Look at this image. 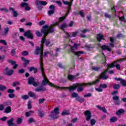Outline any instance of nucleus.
<instances>
[{"instance_id": "nucleus-1", "label": "nucleus", "mask_w": 126, "mask_h": 126, "mask_svg": "<svg viewBox=\"0 0 126 126\" xmlns=\"http://www.w3.org/2000/svg\"><path fill=\"white\" fill-rule=\"evenodd\" d=\"M100 81L99 79H97L94 81L89 83H84L83 84L81 83H77L76 84L70 86L69 87H60L59 86L55 85L54 84L50 82L49 84V86L51 87H54L55 88H57L58 89H62L63 90H66L68 89L70 92L71 91H73V90H76L77 92H82L83 91V85L85 86H93V85H95L96 83H98Z\"/></svg>"}, {"instance_id": "nucleus-2", "label": "nucleus", "mask_w": 126, "mask_h": 126, "mask_svg": "<svg viewBox=\"0 0 126 126\" xmlns=\"http://www.w3.org/2000/svg\"><path fill=\"white\" fill-rule=\"evenodd\" d=\"M44 51V44H41L40 47L39 46H36V49L35 50L34 53L35 56L39 55V64L40 67H44V64H43V61L44 59L43 58V51Z\"/></svg>"}, {"instance_id": "nucleus-3", "label": "nucleus", "mask_w": 126, "mask_h": 126, "mask_svg": "<svg viewBox=\"0 0 126 126\" xmlns=\"http://www.w3.org/2000/svg\"><path fill=\"white\" fill-rule=\"evenodd\" d=\"M54 27L55 26L54 25H51L50 28L47 25H45L40 30V32L43 34L44 37H46V36H48L49 33H54L55 31Z\"/></svg>"}, {"instance_id": "nucleus-4", "label": "nucleus", "mask_w": 126, "mask_h": 126, "mask_svg": "<svg viewBox=\"0 0 126 126\" xmlns=\"http://www.w3.org/2000/svg\"><path fill=\"white\" fill-rule=\"evenodd\" d=\"M74 49H76V50H77L78 49V44L76 43H74L73 45V46L70 47V50L68 51V53L69 54L70 53H72V54H73L74 56H76L77 58H79L80 55H81L82 54H84V52L82 51H78L77 52L74 51Z\"/></svg>"}, {"instance_id": "nucleus-5", "label": "nucleus", "mask_w": 126, "mask_h": 126, "mask_svg": "<svg viewBox=\"0 0 126 126\" xmlns=\"http://www.w3.org/2000/svg\"><path fill=\"white\" fill-rule=\"evenodd\" d=\"M40 70L41 71V75L43 77V80H42L41 84L43 86H46L48 83H49V80L47 79V77H46V74H45V68L44 67H40Z\"/></svg>"}, {"instance_id": "nucleus-6", "label": "nucleus", "mask_w": 126, "mask_h": 126, "mask_svg": "<svg viewBox=\"0 0 126 126\" xmlns=\"http://www.w3.org/2000/svg\"><path fill=\"white\" fill-rule=\"evenodd\" d=\"M118 62H121V61L118 60L117 61H114L111 64L108 63L107 64V67H109V68H113V67H115V66L117 69L121 70V65H120V64H116Z\"/></svg>"}, {"instance_id": "nucleus-7", "label": "nucleus", "mask_w": 126, "mask_h": 126, "mask_svg": "<svg viewBox=\"0 0 126 126\" xmlns=\"http://www.w3.org/2000/svg\"><path fill=\"white\" fill-rule=\"evenodd\" d=\"M84 116H86V120L87 122H89L91 120V118L92 117V113L89 110H86L84 112Z\"/></svg>"}, {"instance_id": "nucleus-8", "label": "nucleus", "mask_w": 126, "mask_h": 126, "mask_svg": "<svg viewBox=\"0 0 126 126\" xmlns=\"http://www.w3.org/2000/svg\"><path fill=\"white\" fill-rule=\"evenodd\" d=\"M24 35L25 37H27L28 39H31V40H33V39H34L33 33L31 32V31L30 30L25 32Z\"/></svg>"}, {"instance_id": "nucleus-9", "label": "nucleus", "mask_w": 126, "mask_h": 126, "mask_svg": "<svg viewBox=\"0 0 126 126\" xmlns=\"http://www.w3.org/2000/svg\"><path fill=\"white\" fill-rule=\"evenodd\" d=\"M41 42L43 44L44 43H46V47H52V46H53V45L51 44V41H50V39H46L44 37L41 38Z\"/></svg>"}, {"instance_id": "nucleus-10", "label": "nucleus", "mask_w": 126, "mask_h": 126, "mask_svg": "<svg viewBox=\"0 0 126 126\" xmlns=\"http://www.w3.org/2000/svg\"><path fill=\"white\" fill-rule=\"evenodd\" d=\"M115 80H116V81H120L121 84H122V86H124V87H126V80L123 79L122 78H117L114 77L113 78Z\"/></svg>"}, {"instance_id": "nucleus-11", "label": "nucleus", "mask_w": 126, "mask_h": 126, "mask_svg": "<svg viewBox=\"0 0 126 126\" xmlns=\"http://www.w3.org/2000/svg\"><path fill=\"white\" fill-rule=\"evenodd\" d=\"M113 100L114 101V103L116 106H119L122 101L120 100V97L118 95H115L113 97Z\"/></svg>"}, {"instance_id": "nucleus-12", "label": "nucleus", "mask_w": 126, "mask_h": 126, "mask_svg": "<svg viewBox=\"0 0 126 126\" xmlns=\"http://www.w3.org/2000/svg\"><path fill=\"white\" fill-rule=\"evenodd\" d=\"M107 72H108V70H106L101 73V75L100 76V78L103 79V80H106L109 78V76L107 75Z\"/></svg>"}, {"instance_id": "nucleus-13", "label": "nucleus", "mask_w": 126, "mask_h": 126, "mask_svg": "<svg viewBox=\"0 0 126 126\" xmlns=\"http://www.w3.org/2000/svg\"><path fill=\"white\" fill-rule=\"evenodd\" d=\"M21 60H22V62H24L23 63V66H24V67H26V66H27V65H29L30 63V60H28L25 59V58H24V57H22Z\"/></svg>"}, {"instance_id": "nucleus-14", "label": "nucleus", "mask_w": 126, "mask_h": 126, "mask_svg": "<svg viewBox=\"0 0 126 126\" xmlns=\"http://www.w3.org/2000/svg\"><path fill=\"white\" fill-rule=\"evenodd\" d=\"M49 117L52 119V120H57V119H59V114L51 112Z\"/></svg>"}, {"instance_id": "nucleus-15", "label": "nucleus", "mask_w": 126, "mask_h": 126, "mask_svg": "<svg viewBox=\"0 0 126 126\" xmlns=\"http://www.w3.org/2000/svg\"><path fill=\"white\" fill-rule=\"evenodd\" d=\"M7 62L9 63H10L11 64H12V65H14L13 66V69H16L17 68V66H18V64H15L16 63L15 61L13 60H7Z\"/></svg>"}, {"instance_id": "nucleus-16", "label": "nucleus", "mask_w": 126, "mask_h": 126, "mask_svg": "<svg viewBox=\"0 0 126 126\" xmlns=\"http://www.w3.org/2000/svg\"><path fill=\"white\" fill-rule=\"evenodd\" d=\"M36 92H45L47 89L45 87H37L35 89Z\"/></svg>"}, {"instance_id": "nucleus-17", "label": "nucleus", "mask_w": 126, "mask_h": 126, "mask_svg": "<svg viewBox=\"0 0 126 126\" xmlns=\"http://www.w3.org/2000/svg\"><path fill=\"white\" fill-rule=\"evenodd\" d=\"M100 48L102 51H108V52H111V51H112V49L106 45H103L100 46Z\"/></svg>"}, {"instance_id": "nucleus-18", "label": "nucleus", "mask_w": 126, "mask_h": 126, "mask_svg": "<svg viewBox=\"0 0 126 126\" xmlns=\"http://www.w3.org/2000/svg\"><path fill=\"white\" fill-rule=\"evenodd\" d=\"M9 10L12 11L13 14V17L16 18L18 16V13H17V12L15 11L13 7H9Z\"/></svg>"}, {"instance_id": "nucleus-19", "label": "nucleus", "mask_w": 126, "mask_h": 126, "mask_svg": "<svg viewBox=\"0 0 126 126\" xmlns=\"http://www.w3.org/2000/svg\"><path fill=\"white\" fill-rule=\"evenodd\" d=\"M96 39L98 42H100L102 40H104V35L101 34L100 33H98L96 35Z\"/></svg>"}, {"instance_id": "nucleus-20", "label": "nucleus", "mask_w": 126, "mask_h": 126, "mask_svg": "<svg viewBox=\"0 0 126 126\" xmlns=\"http://www.w3.org/2000/svg\"><path fill=\"white\" fill-rule=\"evenodd\" d=\"M67 27H68V26L67 25V24H66V23H63L61 26L60 29H61L62 31H63L64 33H65V31H64V29L67 28Z\"/></svg>"}, {"instance_id": "nucleus-21", "label": "nucleus", "mask_w": 126, "mask_h": 126, "mask_svg": "<svg viewBox=\"0 0 126 126\" xmlns=\"http://www.w3.org/2000/svg\"><path fill=\"white\" fill-rule=\"evenodd\" d=\"M14 121V119L13 118H11L10 120H8L7 122V124L8 126H14V123L13 122Z\"/></svg>"}, {"instance_id": "nucleus-22", "label": "nucleus", "mask_w": 126, "mask_h": 126, "mask_svg": "<svg viewBox=\"0 0 126 126\" xmlns=\"http://www.w3.org/2000/svg\"><path fill=\"white\" fill-rule=\"evenodd\" d=\"M35 81V78L33 77H30L28 79V84L31 85L34 83Z\"/></svg>"}, {"instance_id": "nucleus-23", "label": "nucleus", "mask_w": 126, "mask_h": 126, "mask_svg": "<svg viewBox=\"0 0 126 126\" xmlns=\"http://www.w3.org/2000/svg\"><path fill=\"white\" fill-rule=\"evenodd\" d=\"M29 71L31 72L33 71V73H36L38 72V69L34 66H31L29 69Z\"/></svg>"}, {"instance_id": "nucleus-24", "label": "nucleus", "mask_w": 126, "mask_h": 126, "mask_svg": "<svg viewBox=\"0 0 126 126\" xmlns=\"http://www.w3.org/2000/svg\"><path fill=\"white\" fill-rule=\"evenodd\" d=\"M76 101H77V102H79V103H83V102H84V98L81 97V96H78V97L76 98Z\"/></svg>"}, {"instance_id": "nucleus-25", "label": "nucleus", "mask_w": 126, "mask_h": 126, "mask_svg": "<svg viewBox=\"0 0 126 126\" xmlns=\"http://www.w3.org/2000/svg\"><path fill=\"white\" fill-rule=\"evenodd\" d=\"M101 55H102V56L101 57L102 60V62L101 63H106V62H107L106 56H105V54L103 52L101 53Z\"/></svg>"}, {"instance_id": "nucleus-26", "label": "nucleus", "mask_w": 126, "mask_h": 126, "mask_svg": "<svg viewBox=\"0 0 126 126\" xmlns=\"http://www.w3.org/2000/svg\"><path fill=\"white\" fill-rule=\"evenodd\" d=\"M8 47L5 46H2L0 47V51H1L2 53H6L7 52L6 49H7Z\"/></svg>"}, {"instance_id": "nucleus-27", "label": "nucleus", "mask_w": 126, "mask_h": 126, "mask_svg": "<svg viewBox=\"0 0 126 126\" xmlns=\"http://www.w3.org/2000/svg\"><path fill=\"white\" fill-rule=\"evenodd\" d=\"M11 112V107L10 106H7L5 108L4 113L6 114H9Z\"/></svg>"}, {"instance_id": "nucleus-28", "label": "nucleus", "mask_w": 126, "mask_h": 126, "mask_svg": "<svg viewBox=\"0 0 126 126\" xmlns=\"http://www.w3.org/2000/svg\"><path fill=\"white\" fill-rule=\"evenodd\" d=\"M35 4L36 5V7L38 9V10H42V6H41L40 3H39L38 0L35 1Z\"/></svg>"}, {"instance_id": "nucleus-29", "label": "nucleus", "mask_w": 126, "mask_h": 126, "mask_svg": "<svg viewBox=\"0 0 126 126\" xmlns=\"http://www.w3.org/2000/svg\"><path fill=\"white\" fill-rule=\"evenodd\" d=\"M75 78V76L69 74L67 76V79L69 81H72Z\"/></svg>"}, {"instance_id": "nucleus-30", "label": "nucleus", "mask_w": 126, "mask_h": 126, "mask_svg": "<svg viewBox=\"0 0 126 126\" xmlns=\"http://www.w3.org/2000/svg\"><path fill=\"white\" fill-rule=\"evenodd\" d=\"M96 108H97L98 109H99L100 111H102L103 113H107V109H106V108L104 107H101L99 105H97L96 106Z\"/></svg>"}, {"instance_id": "nucleus-31", "label": "nucleus", "mask_w": 126, "mask_h": 126, "mask_svg": "<svg viewBox=\"0 0 126 126\" xmlns=\"http://www.w3.org/2000/svg\"><path fill=\"white\" fill-rule=\"evenodd\" d=\"M116 122H118V118L117 117H112L110 119V123H116Z\"/></svg>"}, {"instance_id": "nucleus-32", "label": "nucleus", "mask_w": 126, "mask_h": 126, "mask_svg": "<svg viewBox=\"0 0 126 126\" xmlns=\"http://www.w3.org/2000/svg\"><path fill=\"white\" fill-rule=\"evenodd\" d=\"M39 3L40 4V5H42L43 6H46L48 4V2L44 0H38Z\"/></svg>"}, {"instance_id": "nucleus-33", "label": "nucleus", "mask_w": 126, "mask_h": 126, "mask_svg": "<svg viewBox=\"0 0 126 126\" xmlns=\"http://www.w3.org/2000/svg\"><path fill=\"white\" fill-rule=\"evenodd\" d=\"M32 114H34L33 111H30L25 113V116L27 118L30 117Z\"/></svg>"}, {"instance_id": "nucleus-34", "label": "nucleus", "mask_w": 126, "mask_h": 126, "mask_svg": "<svg viewBox=\"0 0 126 126\" xmlns=\"http://www.w3.org/2000/svg\"><path fill=\"white\" fill-rule=\"evenodd\" d=\"M111 43L109 44L111 47H114V43L115 42V37H110Z\"/></svg>"}, {"instance_id": "nucleus-35", "label": "nucleus", "mask_w": 126, "mask_h": 126, "mask_svg": "<svg viewBox=\"0 0 126 126\" xmlns=\"http://www.w3.org/2000/svg\"><path fill=\"white\" fill-rule=\"evenodd\" d=\"M11 56L12 57H14L16 55V48H14L11 50L10 52Z\"/></svg>"}, {"instance_id": "nucleus-36", "label": "nucleus", "mask_w": 126, "mask_h": 126, "mask_svg": "<svg viewBox=\"0 0 126 126\" xmlns=\"http://www.w3.org/2000/svg\"><path fill=\"white\" fill-rule=\"evenodd\" d=\"M125 112V110L123 109H120L118 111L116 112V114L118 115V116H120V115L122 114H124Z\"/></svg>"}, {"instance_id": "nucleus-37", "label": "nucleus", "mask_w": 126, "mask_h": 126, "mask_svg": "<svg viewBox=\"0 0 126 126\" xmlns=\"http://www.w3.org/2000/svg\"><path fill=\"white\" fill-rule=\"evenodd\" d=\"M120 88H121V85L120 84H116L113 86V89L115 90H119Z\"/></svg>"}, {"instance_id": "nucleus-38", "label": "nucleus", "mask_w": 126, "mask_h": 126, "mask_svg": "<svg viewBox=\"0 0 126 126\" xmlns=\"http://www.w3.org/2000/svg\"><path fill=\"white\" fill-rule=\"evenodd\" d=\"M53 113H55V114H60V108L56 107L55 108L54 110L52 111Z\"/></svg>"}, {"instance_id": "nucleus-39", "label": "nucleus", "mask_w": 126, "mask_h": 126, "mask_svg": "<svg viewBox=\"0 0 126 126\" xmlns=\"http://www.w3.org/2000/svg\"><path fill=\"white\" fill-rule=\"evenodd\" d=\"M99 88H103V89H106V88H108V85L106 84H100L99 85Z\"/></svg>"}, {"instance_id": "nucleus-40", "label": "nucleus", "mask_w": 126, "mask_h": 126, "mask_svg": "<svg viewBox=\"0 0 126 126\" xmlns=\"http://www.w3.org/2000/svg\"><path fill=\"white\" fill-rule=\"evenodd\" d=\"M23 121V120L21 118H18L16 120V123L17 125H21V124H22Z\"/></svg>"}, {"instance_id": "nucleus-41", "label": "nucleus", "mask_w": 126, "mask_h": 126, "mask_svg": "<svg viewBox=\"0 0 126 126\" xmlns=\"http://www.w3.org/2000/svg\"><path fill=\"white\" fill-rule=\"evenodd\" d=\"M43 33H42V32H40V31H36L35 32V35H36V36L37 37H42V36H43Z\"/></svg>"}, {"instance_id": "nucleus-42", "label": "nucleus", "mask_w": 126, "mask_h": 126, "mask_svg": "<svg viewBox=\"0 0 126 126\" xmlns=\"http://www.w3.org/2000/svg\"><path fill=\"white\" fill-rule=\"evenodd\" d=\"M13 70L10 69L8 70L7 72V74H6V75H8V76H11V75H12L13 74Z\"/></svg>"}, {"instance_id": "nucleus-43", "label": "nucleus", "mask_w": 126, "mask_h": 126, "mask_svg": "<svg viewBox=\"0 0 126 126\" xmlns=\"http://www.w3.org/2000/svg\"><path fill=\"white\" fill-rule=\"evenodd\" d=\"M79 95H78V94H77V93H73L71 94V97L72 98H76H76H77Z\"/></svg>"}, {"instance_id": "nucleus-44", "label": "nucleus", "mask_w": 126, "mask_h": 126, "mask_svg": "<svg viewBox=\"0 0 126 126\" xmlns=\"http://www.w3.org/2000/svg\"><path fill=\"white\" fill-rule=\"evenodd\" d=\"M119 20L122 22H124V23H126V18H125V15L120 17Z\"/></svg>"}, {"instance_id": "nucleus-45", "label": "nucleus", "mask_w": 126, "mask_h": 126, "mask_svg": "<svg viewBox=\"0 0 126 126\" xmlns=\"http://www.w3.org/2000/svg\"><path fill=\"white\" fill-rule=\"evenodd\" d=\"M62 116H65L69 115V112L67 110H64L61 113Z\"/></svg>"}, {"instance_id": "nucleus-46", "label": "nucleus", "mask_w": 126, "mask_h": 126, "mask_svg": "<svg viewBox=\"0 0 126 126\" xmlns=\"http://www.w3.org/2000/svg\"><path fill=\"white\" fill-rule=\"evenodd\" d=\"M36 122V120H34L33 118H30L28 120L29 124H32V123H35Z\"/></svg>"}, {"instance_id": "nucleus-47", "label": "nucleus", "mask_w": 126, "mask_h": 126, "mask_svg": "<svg viewBox=\"0 0 126 126\" xmlns=\"http://www.w3.org/2000/svg\"><path fill=\"white\" fill-rule=\"evenodd\" d=\"M66 17H67V16L65 15L64 16L60 17L59 19V22H63V20H64V19H65V18H66Z\"/></svg>"}, {"instance_id": "nucleus-48", "label": "nucleus", "mask_w": 126, "mask_h": 126, "mask_svg": "<svg viewBox=\"0 0 126 126\" xmlns=\"http://www.w3.org/2000/svg\"><path fill=\"white\" fill-rule=\"evenodd\" d=\"M28 94V95L30 96V97H36V95H35V94L34 93H32V92H29Z\"/></svg>"}, {"instance_id": "nucleus-49", "label": "nucleus", "mask_w": 126, "mask_h": 126, "mask_svg": "<svg viewBox=\"0 0 126 126\" xmlns=\"http://www.w3.org/2000/svg\"><path fill=\"white\" fill-rule=\"evenodd\" d=\"M79 15H80L82 18H84V17H85V15L84 14L83 10H81L79 12Z\"/></svg>"}, {"instance_id": "nucleus-50", "label": "nucleus", "mask_w": 126, "mask_h": 126, "mask_svg": "<svg viewBox=\"0 0 126 126\" xmlns=\"http://www.w3.org/2000/svg\"><path fill=\"white\" fill-rule=\"evenodd\" d=\"M6 89V87L2 85H0V91H4Z\"/></svg>"}, {"instance_id": "nucleus-51", "label": "nucleus", "mask_w": 126, "mask_h": 126, "mask_svg": "<svg viewBox=\"0 0 126 126\" xmlns=\"http://www.w3.org/2000/svg\"><path fill=\"white\" fill-rule=\"evenodd\" d=\"M21 98L23 100H27L29 99V96L28 95H23L21 96Z\"/></svg>"}, {"instance_id": "nucleus-52", "label": "nucleus", "mask_w": 126, "mask_h": 126, "mask_svg": "<svg viewBox=\"0 0 126 126\" xmlns=\"http://www.w3.org/2000/svg\"><path fill=\"white\" fill-rule=\"evenodd\" d=\"M27 5H29V4H28V3L24 2H22L21 3V6L22 7H25L26 6H27Z\"/></svg>"}, {"instance_id": "nucleus-53", "label": "nucleus", "mask_w": 126, "mask_h": 126, "mask_svg": "<svg viewBox=\"0 0 126 126\" xmlns=\"http://www.w3.org/2000/svg\"><path fill=\"white\" fill-rule=\"evenodd\" d=\"M92 68L93 70H94V71H98L102 68V67H93Z\"/></svg>"}, {"instance_id": "nucleus-54", "label": "nucleus", "mask_w": 126, "mask_h": 126, "mask_svg": "<svg viewBox=\"0 0 126 126\" xmlns=\"http://www.w3.org/2000/svg\"><path fill=\"white\" fill-rule=\"evenodd\" d=\"M38 116H39L40 118H43L44 117V114L43 113V112H42V111H41L40 110H38Z\"/></svg>"}, {"instance_id": "nucleus-55", "label": "nucleus", "mask_w": 126, "mask_h": 126, "mask_svg": "<svg viewBox=\"0 0 126 126\" xmlns=\"http://www.w3.org/2000/svg\"><path fill=\"white\" fill-rule=\"evenodd\" d=\"M79 33V32L78 31H76V32H71L72 34V37H75L76 36H77V34Z\"/></svg>"}, {"instance_id": "nucleus-56", "label": "nucleus", "mask_w": 126, "mask_h": 126, "mask_svg": "<svg viewBox=\"0 0 126 126\" xmlns=\"http://www.w3.org/2000/svg\"><path fill=\"white\" fill-rule=\"evenodd\" d=\"M28 108L29 110L32 109V105H31V100H29L28 102Z\"/></svg>"}, {"instance_id": "nucleus-57", "label": "nucleus", "mask_w": 126, "mask_h": 126, "mask_svg": "<svg viewBox=\"0 0 126 126\" xmlns=\"http://www.w3.org/2000/svg\"><path fill=\"white\" fill-rule=\"evenodd\" d=\"M54 13H55V10H49L48 12V14L49 16H51V15H53V14H54Z\"/></svg>"}, {"instance_id": "nucleus-58", "label": "nucleus", "mask_w": 126, "mask_h": 126, "mask_svg": "<svg viewBox=\"0 0 126 126\" xmlns=\"http://www.w3.org/2000/svg\"><path fill=\"white\" fill-rule=\"evenodd\" d=\"M71 11V7L69 6L68 7L67 12L65 14V16L67 17V16L69 14V12Z\"/></svg>"}, {"instance_id": "nucleus-59", "label": "nucleus", "mask_w": 126, "mask_h": 126, "mask_svg": "<svg viewBox=\"0 0 126 126\" xmlns=\"http://www.w3.org/2000/svg\"><path fill=\"white\" fill-rule=\"evenodd\" d=\"M90 123L91 126H95V124H96V120H95V119H91Z\"/></svg>"}, {"instance_id": "nucleus-60", "label": "nucleus", "mask_w": 126, "mask_h": 126, "mask_svg": "<svg viewBox=\"0 0 126 126\" xmlns=\"http://www.w3.org/2000/svg\"><path fill=\"white\" fill-rule=\"evenodd\" d=\"M15 91L13 89H9L7 91V93H9L10 94H12L13 93H14V92Z\"/></svg>"}, {"instance_id": "nucleus-61", "label": "nucleus", "mask_w": 126, "mask_h": 126, "mask_svg": "<svg viewBox=\"0 0 126 126\" xmlns=\"http://www.w3.org/2000/svg\"><path fill=\"white\" fill-rule=\"evenodd\" d=\"M0 44H3V45H5V46L7 45V42H6L5 40L0 39Z\"/></svg>"}, {"instance_id": "nucleus-62", "label": "nucleus", "mask_w": 126, "mask_h": 126, "mask_svg": "<svg viewBox=\"0 0 126 126\" xmlns=\"http://www.w3.org/2000/svg\"><path fill=\"white\" fill-rule=\"evenodd\" d=\"M19 74H22L25 72V70L24 69H21L18 71Z\"/></svg>"}, {"instance_id": "nucleus-63", "label": "nucleus", "mask_w": 126, "mask_h": 126, "mask_svg": "<svg viewBox=\"0 0 126 126\" xmlns=\"http://www.w3.org/2000/svg\"><path fill=\"white\" fill-rule=\"evenodd\" d=\"M22 55L25 57L26 56H28L29 55V53H28L27 51H24L23 52H22Z\"/></svg>"}, {"instance_id": "nucleus-64", "label": "nucleus", "mask_w": 126, "mask_h": 126, "mask_svg": "<svg viewBox=\"0 0 126 126\" xmlns=\"http://www.w3.org/2000/svg\"><path fill=\"white\" fill-rule=\"evenodd\" d=\"M117 37L118 39H120V38H124L125 37V35H124L122 33H119L117 35Z\"/></svg>"}]
</instances>
